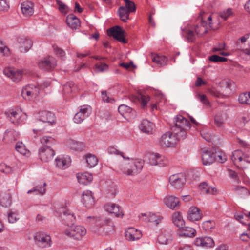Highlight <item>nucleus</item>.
I'll list each match as a JSON object with an SVG mask.
<instances>
[{"instance_id": "47", "label": "nucleus", "mask_w": 250, "mask_h": 250, "mask_svg": "<svg viewBox=\"0 0 250 250\" xmlns=\"http://www.w3.org/2000/svg\"><path fill=\"white\" fill-rule=\"evenodd\" d=\"M108 152L110 154L120 155L124 158V159L129 160V158L125 157L124 154L120 152L116 146H111L109 147L108 148Z\"/></svg>"}, {"instance_id": "54", "label": "nucleus", "mask_w": 250, "mask_h": 250, "mask_svg": "<svg viewBox=\"0 0 250 250\" xmlns=\"http://www.w3.org/2000/svg\"><path fill=\"white\" fill-rule=\"evenodd\" d=\"M125 3V7L126 9H127L128 11H129L130 12H133L135 11L136 10V7L134 3L132 1H130L129 0H123Z\"/></svg>"}, {"instance_id": "38", "label": "nucleus", "mask_w": 250, "mask_h": 250, "mask_svg": "<svg viewBox=\"0 0 250 250\" xmlns=\"http://www.w3.org/2000/svg\"><path fill=\"white\" fill-rule=\"evenodd\" d=\"M11 203V197L9 193H4L0 195V204L4 207H7Z\"/></svg>"}, {"instance_id": "24", "label": "nucleus", "mask_w": 250, "mask_h": 250, "mask_svg": "<svg viewBox=\"0 0 250 250\" xmlns=\"http://www.w3.org/2000/svg\"><path fill=\"white\" fill-rule=\"evenodd\" d=\"M66 22L68 26L73 29H76L80 26L79 19L74 14L68 15Z\"/></svg>"}, {"instance_id": "20", "label": "nucleus", "mask_w": 250, "mask_h": 250, "mask_svg": "<svg viewBox=\"0 0 250 250\" xmlns=\"http://www.w3.org/2000/svg\"><path fill=\"white\" fill-rule=\"evenodd\" d=\"M188 218L191 221L199 220L202 217V214L199 208L195 207H191L188 213Z\"/></svg>"}, {"instance_id": "30", "label": "nucleus", "mask_w": 250, "mask_h": 250, "mask_svg": "<svg viewBox=\"0 0 250 250\" xmlns=\"http://www.w3.org/2000/svg\"><path fill=\"white\" fill-rule=\"evenodd\" d=\"M244 155L243 151L239 149L236 150L232 153L231 159L235 165H239L243 161Z\"/></svg>"}, {"instance_id": "16", "label": "nucleus", "mask_w": 250, "mask_h": 250, "mask_svg": "<svg viewBox=\"0 0 250 250\" xmlns=\"http://www.w3.org/2000/svg\"><path fill=\"white\" fill-rule=\"evenodd\" d=\"M19 48L21 52H27L33 45L32 41L28 38L20 37L18 39Z\"/></svg>"}, {"instance_id": "52", "label": "nucleus", "mask_w": 250, "mask_h": 250, "mask_svg": "<svg viewBox=\"0 0 250 250\" xmlns=\"http://www.w3.org/2000/svg\"><path fill=\"white\" fill-rule=\"evenodd\" d=\"M150 97L147 95H144L140 94L139 95V100L141 103L142 108H144L146 106L147 103L150 100Z\"/></svg>"}, {"instance_id": "45", "label": "nucleus", "mask_w": 250, "mask_h": 250, "mask_svg": "<svg viewBox=\"0 0 250 250\" xmlns=\"http://www.w3.org/2000/svg\"><path fill=\"white\" fill-rule=\"evenodd\" d=\"M76 86L73 82H67L63 87V94H68L75 90Z\"/></svg>"}, {"instance_id": "44", "label": "nucleus", "mask_w": 250, "mask_h": 250, "mask_svg": "<svg viewBox=\"0 0 250 250\" xmlns=\"http://www.w3.org/2000/svg\"><path fill=\"white\" fill-rule=\"evenodd\" d=\"M202 227L206 231H210L215 228V223L213 220H207L203 223Z\"/></svg>"}, {"instance_id": "50", "label": "nucleus", "mask_w": 250, "mask_h": 250, "mask_svg": "<svg viewBox=\"0 0 250 250\" xmlns=\"http://www.w3.org/2000/svg\"><path fill=\"white\" fill-rule=\"evenodd\" d=\"M235 191L237 194L241 196H244L249 194L248 189L245 187L237 186L235 188Z\"/></svg>"}, {"instance_id": "37", "label": "nucleus", "mask_w": 250, "mask_h": 250, "mask_svg": "<svg viewBox=\"0 0 250 250\" xmlns=\"http://www.w3.org/2000/svg\"><path fill=\"white\" fill-rule=\"evenodd\" d=\"M183 36L186 38L188 42H193L195 40V35L193 31L185 28L183 30Z\"/></svg>"}, {"instance_id": "55", "label": "nucleus", "mask_w": 250, "mask_h": 250, "mask_svg": "<svg viewBox=\"0 0 250 250\" xmlns=\"http://www.w3.org/2000/svg\"><path fill=\"white\" fill-rule=\"evenodd\" d=\"M0 171L5 174H10L12 171V168L10 166L2 163L0 164Z\"/></svg>"}, {"instance_id": "41", "label": "nucleus", "mask_w": 250, "mask_h": 250, "mask_svg": "<svg viewBox=\"0 0 250 250\" xmlns=\"http://www.w3.org/2000/svg\"><path fill=\"white\" fill-rule=\"evenodd\" d=\"M85 159L87 166L89 167H93L98 163V160L97 157L91 154H88L86 155Z\"/></svg>"}, {"instance_id": "17", "label": "nucleus", "mask_w": 250, "mask_h": 250, "mask_svg": "<svg viewBox=\"0 0 250 250\" xmlns=\"http://www.w3.org/2000/svg\"><path fill=\"white\" fill-rule=\"evenodd\" d=\"M194 244L197 246L212 247L214 246V242L210 237H198L195 239Z\"/></svg>"}, {"instance_id": "63", "label": "nucleus", "mask_w": 250, "mask_h": 250, "mask_svg": "<svg viewBox=\"0 0 250 250\" xmlns=\"http://www.w3.org/2000/svg\"><path fill=\"white\" fill-rule=\"evenodd\" d=\"M158 241L160 244H167L168 243L169 240L167 238H166L164 234H161L158 236Z\"/></svg>"}, {"instance_id": "36", "label": "nucleus", "mask_w": 250, "mask_h": 250, "mask_svg": "<svg viewBox=\"0 0 250 250\" xmlns=\"http://www.w3.org/2000/svg\"><path fill=\"white\" fill-rule=\"evenodd\" d=\"M152 61L157 63L159 66H163L167 65V59L165 56L155 55L153 56Z\"/></svg>"}, {"instance_id": "42", "label": "nucleus", "mask_w": 250, "mask_h": 250, "mask_svg": "<svg viewBox=\"0 0 250 250\" xmlns=\"http://www.w3.org/2000/svg\"><path fill=\"white\" fill-rule=\"evenodd\" d=\"M46 183H44L43 185H39L33 188L32 189L29 190L27 191L28 194H30L32 192H36V194H40L43 195L45 192V186Z\"/></svg>"}, {"instance_id": "59", "label": "nucleus", "mask_w": 250, "mask_h": 250, "mask_svg": "<svg viewBox=\"0 0 250 250\" xmlns=\"http://www.w3.org/2000/svg\"><path fill=\"white\" fill-rule=\"evenodd\" d=\"M17 214L15 213L10 211L8 214V220L9 223H14L18 220Z\"/></svg>"}, {"instance_id": "43", "label": "nucleus", "mask_w": 250, "mask_h": 250, "mask_svg": "<svg viewBox=\"0 0 250 250\" xmlns=\"http://www.w3.org/2000/svg\"><path fill=\"white\" fill-rule=\"evenodd\" d=\"M238 101L241 104H250V92L240 94Z\"/></svg>"}, {"instance_id": "2", "label": "nucleus", "mask_w": 250, "mask_h": 250, "mask_svg": "<svg viewBox=\"0 0 250 250\" xmlns=\"http://www.w3.org/2000/svg\"><path fill=\"white\" fill-rule=\"evenodd\" d=\"M43 146L39 149V156L43 162H48L52 160L55 154L51 146L55 144V140L50 136H43L40 139Z\"/></svg>"}, {"instance_id": "13", "label": "nucleus", "mask_w": 250, "mask_h": 250, "mask_svg": "<svg viewBox=\"0 0 250 250\" xmlns=\"http://www.w3.org/2000/svg\"><path fill=\"white\" fill-rule=\"evenodd\" d=\"M56 60L51 56L44 58L38 64L39 67L44 71H51L56 66Z\"/></svg>"}, {"instance_id": "56", "label": "nucleus", "mask_w": 250, "mask_h": 250, "mask_svg": "<svg viewBox=\"0 0 250 250\" xmlns=\"http://www.w3.org/2000/svg\"><path fill=\"white\" fill-rule=\"evenodd\" d=\"M77 178L80 183L84 182L83 181V179H86L87 180V182H89L92 180V176L88 173H85L82 174L81 176H78Z\"/></svg>"}, {"instance_id": "14", "label": "nucleus", "mask_w": 250, "mask_h": 250, "mask_svg": "<svg viewBox=\"0 0 250 250\" xmlns=\"http://www.w3.org/2000/svg\"><path fill=\"white\" fill-rule=\"evenodd\" d=\"M107 33L109 36L113 37L115 39L123 43L126 42L124 38V31L120 26H116L110 28L107 30Z\"/></svg>"}, {"instance_id": "25", "label": "nucleus", "mask_w": 250, "mask_h": 250, "mask_svg": "<svg viewBox=\"0 0 250 250\" xmlns=\"http://www.w3.org/2000/svg\"><path fill=\"white\" fill-rule=\"evenodd\" d=\"M106 209L111 213L114 214L117 217H122L124 215L120 207L115 204H109L105 206Z\"/></svg>"}, {"instance_id": "48", "label": "nucleus", "mask_w": 250, "mask_h": 250, "mask_svg": "<svg viewBox=\"0 0 250 250\" xmlns=\"http://www.w3.org/2000/svg\"><path fill=\"white\" fill-rule=\"evenodd\" d=\"M195 96L196 99L199 100L205 106H210V102L206 95L198 93Z\"/></svg>"}, {"instance_id": "5", "label": "nucleus", "mask_w": 250, "mask_h": 250, "mask_svg": "<svg viewBox=\"0 0 250 250\" xmlns=\"http://www.w3.org/2000/svg\"><path fill=\"white\" fill-rule=\"evenodd\" d=\"M86 233V230L85 228L80 225L71 227L70 229H67L64 231L66 235L76 240H80Z\"/></svg>"}, {"instance_id": "28", "label": "nucleus", "mask_w": 250, "mask_h": 250, "mask_svg": "<svg viewBox=\"0 0 250 250\" xmlns=\"http://www.w3.org/2000/svg\"><path fill=\"white\" fill-rule=\"evenodd\" d=\"M22 13L25 16H31L33 14V4L29 1L22 2L21 4Z\"/></svg>"}, {"instance_id": "29", "label": "nucleus", "mask_w": 250, "mask_h": 250, "mask_svg": "<svg viewBox=\"0 0 250 250\" xmlns=\"http://www.w3.org/2000/svg\"><path fill=\"white\" fill-rule=\"evenodd\" d=\"M139 127L142 132L145 133L150 134L152 132L154 125L147 120H144L142 121Z\"/></svg>"}, {"instance_id": "58", "label": "nucleus", "mask_w": 250, "mask_h": 250, "mask_svg": "<svg viewBox=\"0 0 250 250\" xmlns=\"http://www.w3.org/2000/svg\"><path fill=\"white\" fill-rule=\"evenodd\" d=\"M214 122L218 127L222 126L223 124V118L222 115L220 114H216L214 117Z\"/></svg>"}, {"instance_id": "15", "label": "nucleus", "mask_w": 250, "mask_h": 250, "mask_svg": "<svg viewBox=\"0 0 250 250\" xmlns=\"http://www.w3.org/2000/svg\"><path fill=\"white\" fill-rule=\"evenodd\" d=\"M4 74L10 78L14 82H18L22 78L23 72L21 70H14L11 68H6L3 70Z\"/></svg>"}, {"instance_id": "22", "label": "nucleus", "mask_w": 250, "mask_h": 250, "mask_svg": "<svg viewBox=\"0 0 250 250\" xmlns=\"http://www.w3.org/2000/svg\"><path fill=\"white\" fill-rule=\"evenodd\" d=\"M39 120L43 122L53 125L55 123L54 114L49 111H42L40 113Z\"/></svg>"}, {"instance_id": "46", "label": "nucleus", "mask_w": 250, "mask_h": 250, "mask_svg": "<svg viewBox=\"0 0 250 250\" xmlns=\"http://www.w3.org/2000/svg\"><path fill=\"white\" fill-rule=\"evenodd\" d=\"M69 144L71 148L75 150L82 151L84 148V144L80 142L71 140L69 142Z\"/></svg>"}, {"instance_id": "3", "label": "nucleus", "mask_w": 250, "mask_h": 250, "mask_svg": "<svg viewBox=\"0 0 250 250\" xmlns=\"http://www.w3.org/2000/svg\"><path fill=\"white\" fill-rule=\"evenodd\" d=\"M174 125L171 127V130L176 134L180 135V132H183L184 139L186 137V131L190 128V123L189 121L182 115H177L174 119Z\"/></svg>"}, {"instance_id": "31", "label": "nucleus", "mask_w": 250, "mask_h": 250, "mask_svg": "<svg viewBox=\"0 0 250 250\" xmlns=\"http://www.w3.org/2000/svg\"><path fill=\"white\" fill-rule=\"evenodd\" d=\"M208 23L206 21H202L194 27V30L197 35H203L208 32Z\"/></svg>"}, {"instance_id": "60", "label": "nucleus", "mask_w": 250, "mask_h": 250, "mask_svg": "<svg viewBox=\"0 0 250 250\" xmlns=\"http://www.w3.org/2000/svg\"><path fill=\"white\" fill-rule=\"evenodd\" d=\"M102 98L103 100L106 103H111L113 101H114V100L113 98L107 96L106 91H103L102 92Z\"/></svg>"}, {"instance_id": "12", "label": "nucleus", "mask_w": 250, "mask_h": 250, "mask_svg": "<svg viewBox=\"0 0 250 250\" xmlns=\"http://www.w3.org/2000/svg\"><path fill=\"white\" fill-rule=\"evenodd\" d=\"M90 107L87 105L80 107V111L75 114L73 120L77 124L81 123L90 113Z\"/></svg>"}, {"instance_id": "7", "label": "nucleus", "mask_w": 250, "mask_h": 250, "mask_svg": "<svg viewBox=\"0 0 250 250\" xmlns=\"http://www.w3.org/2000/svg\"><path fill=\"white\" fill-rule=\"evenodd\" d=\"M59 212L63 224L68 226L74 225L76 221V217L70 210L62 208L59 210Z\"/></svg>"}, {"instance_id": "40", "label": "nucleus", "mask_w": 250, "mask_h": 250, "mask_svg": "<svg viewBox=\"0 0 250 250\" xmlns=\"http://www.w3.org/2000/svg\"><path fill=\"white\" fill-rule=\"evenodd\" d=\"M15 149L23 155L28 156L30 154L29 151L26 149L25 145L22 142H18L16 143Z\"/></svg>"}, {"instance_id": "51", "label": "nucleus", "mask_w": 250, "mask_h": 250, "mask_svg": "<svg viewBox=\"0 0 250 250\" xmlns=\"http://www.w3.org/2000/svg\"><path fill=\"white\" fill-rule=\"evenodd\" d=\"M95 70L97 72H103L108 69V65L105 63L99 62L95 64Z\"/></svg>"}, {"instance_id": "9", "label": "nucleus", "mask_w": 250, "mask_h": 250, "mask_svg": "<svg viewBox=\"0 0 250 250\" xmlns=\"http://www.w3.org/2000/svg\"><path fill=\"white\" fill-rule=\"evenodd\" d=\"M169 181L174 188L179 189L186 183V178L184 173H180L170 176Z\"/></svg>"}, {"instance_id": "18", "label": "nucleus", "mask_w": 250, "mask_h": 250, "mask_svg": "<svg viewBox=\"0 0 250 250\" xmlns=\"http://www.w3.org/2000/svg\"><path fill=\"white\" fill-rule=\"evenodd\" d=\"M125 234L126 239L129 241L137 240L142 237L141 232L133 227L129 228Z\"/></svg>"}, {"instance_id": "21", "label": "nucleus", "mask_w": 250, "mask_h": 250, "mask_svg": "<svg viewBox=\"0 0 250 250\" xmlns=\"http://www.w3.org/2000/svg\"><path fill=\"white\" fill-rule=\"evenodd\" d=\"M166 205L170 209H176L179 207V200L177 197L173 196L166 197L164 199Z\"/></svg>"}, {"instance_id": "26", "label": "nucleus", "mask_w": 250, "mask_h": 250, "mask_svg": "<svg viewBox=\"0 0 250 250\" xmlns=\"http://www.w3.org/2000/svg\"><path fill=\"white\" fill-rule=\"evenodd\" d=\"M179 234L181 236L186 237H193L196 235L195 229L191 227H186L179 229Z\"/></svg>"}, {"instance_id": "6", "label": "nucleus", "mask_w": 250, "mask_h": 250, "mask_svg": "<svg viewBox=\"0 0 250 250\" xmlns=\"http://www.w3.org/2000/svg\"><path fill=\"white\" fill-rule=\"evenodd\" d=\"M5 114L11 122L15 125L22 123L27 118V115L21 110L8 111L5 112Z\"/></svg>"}, {"instance_id": "32", "label": "nucleus", "mask_w": 250, "mask_h": 250, "mask_svg": "<svg viewBox=\"0 0 250 250\" xmlns=\"http://www.w3.org/2000/svg\"><path fill=\"white\" fill-rule=\"evenodd\" d=\"M173 223L179 228H183L185 225V221L183 219L181 214L179 212L173 213L172 215Z\"/></svg>"}, {"instance_id": "64", "label": "nucleus", "mask_w": 250, "mask_h": 250, "mask_svg": "<svg viewBox=\"0 0 250 250\" xmlns=\"http://www.w3.org/2000/svg\"><path fill=\"white\" fill-rule=\"evenodd\" d=\"M57 4L59 7V10L62 12H65L67 9V6L61 1L57 0Z\"/></svg>"}, {"instance_id": "11", "label": "nucleus", "mask_w": 250, "mask_h": 250, "mask_svg": "<svg viewBox=\"0 0 250 250\" xmlns=\"http://www.w3.org/2000/svg\"><path fill=\"white\" fill-rule=\"evenodd\" d=\"M146 157L148 159V163L152 166L159 165L163 167L167 164L165 157L159 153H150Z\"/></svg>"}, {"instance_id": "27", "label": "nucleus", "mask_w": 250, "mask_h": 250, "mask_svg": "<svg viewBox=\"0 0 250 250\" xmlns=\"http://www.w3.org/2000/svg\"><path fill=\"white\" fill-rule=\"evenodd\" d=\"M55 162L57 167L61 169H64L69 167L70 162V158L58 156L56 158Z\"/></svg>"}, {"instance_id": "23", "label": "nucleus", "mask_w": 250, "mask_h": 250, "mask_svg": "<svg viewBox=\"0 0 250 250\" xmlns=\"http://www.w3.org/2000/svg\"><path fill=\"white\" fill-rule=\"evenodd\" d=\"M82 202L86 208H91L94 203V198L90 191L83 192L82 195Z\"/></svg>"}, {"instance_id": "8", "label": "nucleus", "mask_w": 250, "mask_h": 250, "mask_svg": "<svg viewBox=\"0 0 250 250\" xmlns=\"http://www.w3.org/2000/svg\"><path fill=\"white\" fill-rule=\"evenodd\" d=\"M35 243L41 248H48L51 246V240L50 236L43 233L37 232L34 235Z\"/></svg>"}, {"instance_id": "53", "label": "nucleus", "mask_w": 250, "mask_h": 250, "mask_svg": "<svg viewBox=\"0 0 250 250\" xmlns=\"http://www.w3.org/2000/svg\"><path fill=\"white\" fill-rule=\"evenodd\" d=\"M233 14L232 9L228 8L226 10L220 12L219 13L220 17L224 20H226L228 18Z\"/></svg>"}, {"instance_id": "1", "label": "nucleus", "mask_w": 250, "mask_h": 250, "mask_svg": "<svg viewBox=\"0 0 250 250\" xmlns=\"http://www.w3.org/2000/svg\"><path fill=\"white\" fill-rule=\"evenodd\" d=\"M144 163L141 159L131 160L128 163L121 162L117 165V172L128 176H135L140 172Z\"/></svg>"}, {"instance_id": "39", "label": "nucleus", "mask_w": 250, "mask_h": 250, "mask_svg": "<svg viewBox=\"0 0 250 250\" xmlns=\"http://www.w3.org/2000/svg\"><path fill=\"white\" fill-rule=\"evenodd\" d=\"M17 135V134L14 130H7L4 134L3 140L6 142H12L16 140Z\"/></svg>"}, {"instance_id": "61", "label": "nucleus", "mask_w": 250, "mask_h": 250, "mask_svg": "<svg viewBox=\"0 0 250 250\" xmlns=\"http://www.w3.org/2000/svg\"><path fill=\"white\" fill-rule=\"evenodd\" d=\"M243 156V161L248 163H250V148L245 149Z\"/></svg>"}, {"instance_id": "10", "label": "nucleus", "mask_w": 250, "mask_h": 250, "mask_svg": "<svg viewBox=\"0 0 250 250\" xmlns=\"http://www.w3.org/2000/svg\"><path fill=\"white\" fill-rule=\"evenodd\" d=\"M40 93V88L33 84H28L24 87L22 90V97L25 99H30L36 97Z\"/></svg>"}, {"instance_id": "19", "label": "nucleus", "mask_w": 250, "mask_h": 250, "mask_svg": "<svg viewBox=\"0 0 250 250\" xmlns=\"http://www.w3.org/2000/svg\"><path fill=\"white\" fill-rule=\"evenodd\" d=\"M216 157V153L211 150H204L202 155V160L203 165H208L212 164Z\"/></svg>"}, {"instance_id": "33", "label": "nucleus", "mask_w": 250, "mask_h": 250, "mask_svg": "<svg viewBox=\"0 0 250 250\" xmlns=\"http://www.w3.org/2000/svg\"><path fill=\"white\" fill-rule=\"evenodd\" d=\"M199 188L203 193L214 194L217 190L215 188L209 186L206 182H202L199 185Z\"/></svg>"}, {"instance_id": "35", "label": "nucleus", "mask_w": 250, "mask_h": 250, "mask_svg": "<svg viewBox=\"0 0 250 250\" xmlns=\"http://www.w3.org/2000/svg\"><path fill=\"white\" fill-rule=\"evenodd\" d=\"M142 216H147V218H145V221H147L150 222L154 223L156 225L159 224L163 219L162 217L160 215H156L155 214L149 213L148 215L146 214H142Z\"/></svg>"}, {"instance_id": "4", "label": "nucleus", "mask_w": 250, "mask_h": 250, "mask_svg": "<svg viewBox=\"0 0 250 250\" xmlns=\"http://www.w3.org/2000/svg\"><path fill=\"white\" fill-rule=\"evenodd\" d=\"M181 134H176L172 130L164 134L161 137L160 144L161 146L166 147L174 146L180 139H184L183 132Z\"/></svg>"}, {"instance_id": "57", "label": "nucleus", "mask_w": 250, "mask_h": 250, "mask_svg": "<svg viewBox=\"0 0 250 250\" xmlns=\"http://www.w3.org/2000/svg\"><path fill=\"white\" fill-rule=\"evenodd\" d=\"M209 60L211 62H225L227 60V59L223 57H220L217 55H213L209 57Z\"/></svg>"}, {"instance_id": "49", "label": "nucleus", "mask_w": 250, "mask_h": 250, "mask_svg": "<svg viewBox=\"0 0 250 250\" xmlns=\"http://www.w3.org/2000/svg\"><path fill=\"white\" fill-rule=\"evenodd\" d=\"M132 110V109L131 107L125 104L120 105L118 107V112L122 116H124L125 114L131 113Z\"/></svg>"}, {"instance_id": "62", "label": "nucleus", "mask_w": 250, "mask_h": 250, "mask_svg": "<svg viewBox=\"0 0 250 250\" xmlns=\"http://www.w3.org/2000/svg\"><path fill=\"white\" fill-rule=\"evenodd\" d=\"M9 7L7 0H0V10H7Z\"/></svg>"}, {"instance_id": "34", "label": "nucleus", "mask_w": 250, "mask_h": 250, "mask_svg": "<svg viewBox=\"0 0 250 250\" xmlns=\"http://www.w3.org/2000/svg\"><path fill=\"white\" fill-rule=\"evenodd\" d=\"M130 13L125 6H121L118 9L120 19L125 22H126L127 20L129 19V15Z\"/></svg>"}]
</instances>
